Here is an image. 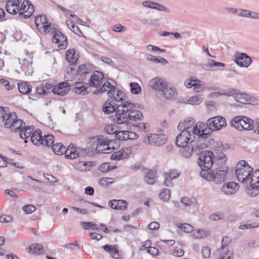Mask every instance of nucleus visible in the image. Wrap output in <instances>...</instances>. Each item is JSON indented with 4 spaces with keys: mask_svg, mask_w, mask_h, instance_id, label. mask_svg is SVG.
Listing matches in <instances>:
<instances>
[{
    "mask_svg": "<svg viewBox=\"0 0 259 259\" xmlns=\"http://www.w3.org/2000/svg\"><path fill=\"white\" fill-rule=\"evenodd\" d=\"M228 166L217 165L214 170L200 172V176L207 181H212L215 184H220L225 180L228 170Z\"/></svg>",
    "mask_w": 259,
    "mask_h": 259,
    "instance_id": "1",
    "label": "nucleus"
},
{
    "mask_svg": "<svg viewBox=\"0 0 259 259\" xmlns=\"http://www.w3.org/2000/svg\"><path fill=\"white\" fill-rule=\"evenodd\" d=\"M138 107L141 109L143 108V107L141 108L139 105L134 104L129 101L123 102L116 107L115 117L114 119V122L118 124L124 123L128 124L129 109H131L132 108Z\"/></svg>",
    "mask_w": 259,
    "mask_h": 259,
    "instance_id": "2",
    "label": "nucleus"
},
{
    "mask_svg": "<svg viewBox=\"0 0 259 259\" xmlns=\"http://www.w3.org/2000/svg\"><path fill=\"white\" fill-rule=\"evenodd\" d=\"M97 140L98 142L95 149L97 153H110L117 146L115 140H110L103 136H100Z\"/></svg>",
    "mask_w": 259,
    "mask_h": 259,
    "instance_id": "3",
    "label": "nucleus"
},
{
    "mask_svg": "<svg viewBox=\"0 0 259 259\" xmlns=\"http://www.w3.org/2000/svg\"><path fill=\"white\" fill-rule=\"evenodd\" d=\"M236 175L238 181L243 183L249 179V177L253 171V168L251 167L245 160H241L236 164Z\"/></svg>",
    "mask_w": 259,
    "mask_h": 259,
    "instance_id": "4",
    "label": "nucleus"
},
{
    "mask_svg": "<svg viewBox=\"0 0 259 259\" xmlns=\"http://www.w3.org/2000/svg\"><path fill=\"white\" fill-rule=\"evenodd\" d=\"M231 125L239 131H249L253 128V121L246 116H237L232 119Z\"/></svg>",
    "mask_w": 259,
    "mask_h": 259,
    "instance_id": "5",
    "label": "nucleus"
},
{
    "mask_svg": "<svg viewBox=\"0 0 259 259\" xmlns=\"http://www.w3.org/2000/svg\"><path fill=\"white\" fill-rule=\"evenodd\" d=\"M214 163L213 154L210 151H203L200 153L198 164L201 168V171H208Z\"/></svg>",
    "mask_w": 259,
    "mask_h": 259,
    "instance_id": "6",
    "label": "nucleus"
},
{
    "mask_svg": "<svg viewBox=\"0 0 259 259\" xmlns=\"http://www.w3.org/2000/svg\"><path fill=\"white\" fill-rule=\"evenodd\" d=\"M226 125V121L224 117L217 116L213 118L208 119L205 123L206 128L209 133V136H211L212 131L221 130Z\"/></svg>",
    "mask_w": 259,
    "mask_h": 259,
    "instance_id": "7",
    "label": "nucleus"
},
{
    "mask_svg": "<svg viewBox=\"0 0 259 259\" xmlns=\"http://www.w3.org/2000/svg\"><path fill=\"white\" fill-rule=\"evenodd\" d=\"M225 150L226 149L224 146L222 142L219 141L216 143V145L215 146L214 154H213L215 165H226L227 157L226 154L224 153Z\"/></svg>",
    "mask_w": 259,
    "mask_h": 259,
    "instance_id": "8",
    "label": "nucleus"
},
{
    "mask_svg": "<svg viewBox=\"0 0 259 259\" xmlns=\"http://www.w3.org/2000/svg\"><path fill=\"white\" fill-rule=\"evenodd\" d=\"M0 109L2 121L4 126L7 128L12 127V122L14 121L15 117H17L16 113L14 112H10L7 107L1 106Z\"/></svg>",
    "mask_w": 259,
    "mask_h": 259,
    "instance_id": "9",
    "label": "nucleus"
},
{
    "mask_svg": "<svg viewBox=\"0 0 259 259\" xmlns=\"http://www.w3.org/2000/svg\"><path fill=\"white\" fill-rule=\"evenodd\" d=\"M36 27L41 33L47 34L50 30V24L49 23L47 16L43 14L37 15L34 20Z\"/></svg>",
    "mask_w": 259,
    "mask_h": 259,
    "instance_id": "10",
    "label": "nucleus"
},
{
    "mask_svg": "<svg viewBox=\"0 0 259 259\" xmlns=\"http://www.w3.org/2000/svg\"><path fill=\"white\" fill-rule=\"evenodd\" d=\"M193 135L191 132H181L176 137V145L177 147H184L191 144L193 142Z\"/></svg>",
    "mask_w": 259,
    "mask_h": 259,
    "instance_id": "11",
    "label": "nucleus"
},
{
    "mask_svg": "<svg viewBox=\"0 0 259 259\" xmlns=\"http://www.w3.org/2000/svg\"><path fill=\"white\" fill-rule=\"evenodd\" d=\"M166 141V136L164 135L152 134L146 135L143 139V142L145 144L154 145L156 146H161L164 145Z\"/></svg>",
    "mask_w": 259,
    "mask_h": 259,
    "instance_id": "12",
    "label": "nucleus"
},
{
    "mask_svg": "<svg viewBox=\"0 0 259 259\" xmlns=\"http://www.w3.org/2000/svg\"><path fill=\"white\" fill-rule=\"evenodd\" d=\"M89 150V149H87L86 148L84 149H78L77 147H74L73 144H70L65 151V156L67 159H74L81 156V155H83L84 154H88Z\"/></svg>",
    "mask_w": 259,
    "mask_h": 259,
    "instance_id": "13",
    "label": "nucleus"
},
{
    "mask_svg": "<svg viewBox=\"0 0 259 259\" xmlns=\"http://www.w3.org/2000/svg\"><path fill=\"white\" fill-rule=\"evenodd\" d=\"M107 95L109 98L114 101L116 103H123L124 100V93L117 90L114 85H111L108 90Z\"/></svg>",
    "mask_w": 259,
    "mask_h": 259,
    "instance_id": "14",
    "label": "nucleus"
},
{
    "mask_svg": "<svg viewBox=\"0 0 259 259\" xmlns=\"http://www.w3.org/2000/svg\"><path fill=\"white\" fill-rule=\"evenodd\" d=\"M104 74L101 71H96L91 75L89 80V84L90 87L98 88L104 83Z\"/></svg>",
    "mask_w": 259,
    "mask_h": 259,
    "instance_id": "15",
    "label": "nucleus"
},
{
    "mask_svg": "<svg viewBox=\"0 0 259 259\" xmlns=\"http://www.w3.org/2000/svg\"><path fill=\"white\" fill-rule=\"evenodd\" d=\"M52 42L58 45L60 49H65L68 45L67 37L59 30H55Z\"/></svg>",
    "mask_w": 259,
    "mask_h": 259,
    "instance_id": "16",
    "label": "nucleus"
},
{
    "mask_svg": "<svg viewBox=\"0 0 259 259\" xmlns=\"http://www.w3.org/2000/svg\"><path fill=\"white\" fill-rule=\"evenodd\" d=\"M234 57L236 64L242 67H247L252 62L251 58L246 53L236 52Z\"/></svg>",
    "mask_w": 259,
    "mask_h": 259,
    "instance_id": "17",
    "label": "nucleus"
},
{
    "mask_svg": "<svg viewBox=\"0 0 259 259\" xmlns=\"http://www.w3.org/2000/svg\"><path fill=\"white\" fill-rule=\"evenodd\" d=\"M235 100L242 104L255 105L257 103V100L255 98L245 93H241L239 91H238L237 95L235 96Z\"/></svg>",
    "mask_w": 259,
    "mask_h": 259,
    "instance_id": "18",
    "label": "nucleus"
},
{
    "mask_svg": "<svg viewBox=\"0 0 259 259\" xmlns=\"http://www.w3.org/2000/svg\"><path fill=\"white\" fill-rule=\"evenodd\" d=\"M210 136L205 135L203 138L198 137L197 141L193 145L195 149V152H199L201 149L206 148L210 145Z\"/></svg>",
    "mask_w": 259,
    "mask_h": 259,
    "instance_id": "19",
    "label": "nucleus"
},
{
    "mask_svg": "<svg viewBox=\"0 0 259 259\" xmlns=\"http://www.w3.org/2000/svg\"><path fill=\"white\" fill-rule=\"evenodd\" d=\"M70 90V85L66 81L61 82L58 84L54 86L52 92L57 95L64 96Z\"/></svg>",
    "mask_w": 259,
    "mask_h": 259,
    "instance_id": "20",
    "label": "nucleus"
},
{
    "mask_svg": "<svg viewBox=\"0 0 259 259\" xmlns=\"http://www.w3.org/2000/svg\"><path fill=\"white\" fill-rule=\"evenodd\" d=\"M132 108L128 110V124H133L132 122H139L142 121L144 116L143 113L139 110Z\"/></svg>",
    "mask_w": 259,
    "mask_h": 259,
    "instance_id": "21",
    "label": "nucleus"
},
{
    "mask_svg": "<svg viewBox=\"0 0 259 259\" xmlns=\"http://www.w3.org/2000/svg\"><path fill=\"white\" fill-rule=\"evenodd\" d=\"M179 175L180 174L175 169H170L167 172L164 173L163 174L164 185L168 187H173L174 184L172 180L178 178Z\"/></svg>",
    "mask_w": 259,
    "mask_h": 259,
    "instance_id": "22",
    "label": "nucleus"
},
{
    "mask_svg": "<svg viewBox=\"0 0 259 259\" xmlns=\"http://www.w3.org/2000/svg\"><path fill=\"white\" fill-rule=\"evenodd\" d=\"M119 105L114 101L110 99L107 100L102 106V111L106 114L115 112L116 107Z\"/></svg>",
    "mask_w": 259,
    "mask_h": 259,
    "instance_id": "23",
    "label": "nucleus"
},
{
    "mask_svg": "<svg viewBox=\"0 0 259 259\" xmlns=\"http://www.w3.org/2000/svg\"><path fill=\"white\" fill-rule=\"evenodd\" d=\"M238 184L231 182L225 184L221 188V191L226 195H232L238 189Z\"/></svg>",
    "mask_w": 259,
    "mask_h": 259,
    "instance_id": "24",
    "label": "nucleus"
},
{
    "mask_svg": "<svg viewBox=\"0 0 259 259\" xmlns=\"http://www.w3.org/2000/svg\"><path fill=\"white\" fill-rule=\"evenodd\" d=\"M166 82L159 78L156 77L149 81V85L155 90L162 91V89L166 87Z\"/></svg>",
    "mask_w": 259,
    "mask_h": 259,
    "instance_id": "25",
    "label": "nucleus"
},
{
    "mask_svg": "<svg viewBox=\"0 0 259 259\" xmlns=\"http://www.w3.org/2000/svg\"><path fill=\"white\" fill-rule=\"evenodd\" d=\"M77 75H79V81H84L86 78V75L91 72V68L89 65L83 64L79 65L77 70Z\"/></svg>",
    "mask_w": 259,
    "mask_h": 259,
    "instance_id": "26",
    "label": "nucleus"
},
{
    "mask_svg": "<svg viewBox=\"0 0 259 259\" xmlns=\"http://www.w3.org/2000/svg\"><path fill=\"white\" fill-rule=\"evenodd\" d=\"M31 141L36 146L43 144V137L41 135V131L40 129L35 130L32 133L31 136Z\"/></svg>",
    "mask_w": 259,
    "mask_h": 259,
    "instance_id": "27",
    "label": "nucleus"
},
{
    "mask_svg": "<svg viewBox=\"0 0 259 259\" xmlns=\"http://www.w3.org/2000/svg\"><path fill=\"white\" fill-rule=\"evenodd\" d=\"M34 128L33 125L32 126H23L22 130L20 131L19 133V136L21 139H25L24 142L27 143V138H28L30 136H31V134H32V132Z\"/></svg>",
    "mask_w": 259,
    "mask_h": 259,
    "instance_id": "28",
    "label": "nucleus"
},
{
    "mask_svg": "<svg viewBox=\"0 0 259 259\" xmlns=\"http://www.w3.org/2000/svg\"><path fill=\"white\" fill-rule=\"evenodd\" d=\"M181 149L180 152L182 156L185 158H189L192 155L193 152L195 151L193 145L190 144L184 147H180Z\"/></svg>",
    "mask_w": 259,
    "mask_h": 259,
    "instance_id": "29",
    "label": "nucleus"
},
{
    "mask_svg": "<svg viewBox=\"0 0 259 259\" xmlns=\"http://www.w3.org/2000/svg\"><path fill=\"white\" fill-rule=\"evenodd\" d=\"M73 64H70L69 66L66 67L65 71L66 74L64 78L67 81L72 80L75 76L77 75V70L73 66Z\"/></svg>",
    "mask_w": 259,
    "mask_h": 259,
    "instance_id": "30",
    "label": "nucleus"
},
{
    "mask_svg": "<svg viewBox=\"0 0 259 259\" xmlns=\"http://www.w3.org/2000/svg\"><path fill=\"white\" fill-rule=\"evenodd\" d=\"M156 172L154 170L150 169L146 172L144 177V181L148 184H153L156 180Z\"/></svg>",
    "mask_w": 259,
    "mask_h": 259,
    "instance_id": "31",
    "label": "nucleus"
},
{
    "mask_svg": "<svg viewBox=\"0 0 259 259\" xmlns=\"http://www.w3.org/2000/svg\"><path fill=\"white\" fill-rule=\"evenodd\" d=\"M163 96L166 99H171L174 98V95L176 93V89L171 86H169L167 83L166 84V87L162 89V91L161 92Z\"/></svg>",
    "mask_w": 259,
    "mask_h": 259,
    "instance_id": "32",
    "label": "nucleus"
},
{
    "mask_svg": "<svg viewBox=\"0 0 259 259\" xmlns=\"http://www.w3.org/2000/svg\"><path fill=\"white\" fill-rule=\"evenodd\" d=\"M190 131L191 135H193V141L195 139V135H197L198 137L200 138H203V136H205V135L209 136V133H208L206 128H202V129L200 130V128L197 127V124L194 126L192 130Z\"/></svg>",
    "mask_w": 259,
    "mask_h": 259,
    "instance_id": "33",
    "label": "nucleus"
},
{
    "mask_svg": "<svg viewBox=\"0 0 259 259\" xmlns=\"http://www.w3.org/2000/svg\"><path fill=\"white\" fill-rule=\"evenodd\" d=\"M92 165V162H76L74 164V168L79 171H84L89 170V167Z\"/></svg>",
    "mask_w": 259,
    "mask_h": 259,
    "instance_id": "34",
    "label": "nucleus"
},
{
    "mask_svg": "<svg viewBox=\"0 0 259 259\" xmlns=\"http://www.w3.org/2000/svg\"><path fill=\"white\" fill-rule=\"evenodd\" d=\"M73 49L68 50L66 52L65 58L70 64H74L78 60V55H76Z\"/></svg>",
    "mask_w": 259,
    "mask_h": 259,
    "instance_id": "35",
    "label": "nucleus"
},
{
    "mask_svg": "<svg viewBox=\"0 0 259 259\" xmlns=\"http://www.w3.org/2000/svg\"><path fill=\"white\" fill-rule=\"evenodd\" d=\"M51 149L55 154L59 155L65 154L66 147L61 143H56L52 145Z\"/></svg>",
    "mask_w": 259,
    "mask_h": 259,
    "instance_id": "36",
    "label": "nucleus"
},
{
    "mask_svg": "<svg viewBox=\"0 0 259 259\" xmlns=\"http://www.w3.org/2000/svg\"><path fill=\"white\" fill-rule=\"evenodd\" d=\"M12 122V127L10 128L11 129L12 131H14L15 132H18L22 130L23 126L25 125V123L20 119H18V117H15L14 120Z\"/></svg>",
    "mask_w": 259,
    "mask_h": 259,
    "instance_id": "37",
    "label": "nucleus"
},
{
    "mask_svg": "<svg viewBox=\"0 0 259 259\" xmlns=\"http://www.w3.org/2000/svg\"><path fill=\"white\" fill-rule=\"evenodd\" d=\"M82 81H77L75 83L74 87L72 89L73 92L78 94L83 93V95L87 93V88L83 84Z\"/></svg>",
    "mask_w": 259,
    "mask_h": 259,
    "instance_id": "38",
    "label": "nucleus"
},
{
    "mask_svg": "<svg viewBox=\"0 0 259 259\" xmlns=\"http://www.w3.org/2000/svg\"><path fill=\"white\" fill-rule=\"evenodd\" d=\"M103 248L105 251L108 252L112 257L118 258L119 256L118 250L114 246L107 244L104 245Z\"/></svg>",
    "mask_w": 259,
    "mask_h": 259,
    "instance_id": "39",
    "label": "nucleus"
},
{
    "mask_svg": "<svg viewBox=\"0 0 259 259\" xmlns=\"http://www.w3.org/2000/svg\"><path fill=\"white\" fill-rule=\"evenodd\" d=\"M124 152H125V151H118L115 152L111 155V157H110L111 159L115 160H118L125 158L128 155V153L130 152L129 149H127L126 152H125V153H124Z\"/></svg>",
    "mask_w": 259,
    "mask_h": 259,
    "instance_id": "40",
    "label": "nucleus"
},
{
    "mask_svg": "<svg viewBox=\"0 0 259 259\" xmlns=\"http://www.w3.org/2000/svg\"><path fill=\"white\" fill-rule=\"evenodd\" d=\"M202 101L203 99L201 96L199 95L195 96L189 97L188 99L187 98L186 101H184V102L189 104L199 105Z\"/></svg>",
    "mask_w": 259,
    "mask_h": 259,
    "instance_id": "41",
    "label": "nucleus"
},
{
    "mask_svg": "<svg viewBox=\"0 0 259 259\" xmlns=\"http://www.w3.org/2000/svg\"><path fill=\"white\" fill-rule=\"evenodd\" d=\"M13 5V4L11 3V0L10 1H7L6 5V9L7 12L9 14L15 15L20 11V9L15 7L16 5Z\"/></svg>",
    "mask_w": 259,
    "mask_h": 259,
    "instance_id": "42",
    "label": "nucleus"
},
{
    "mask_svg": "<svg viewBox=\"0 0 259 259\" xmlns=\"http://www.w3.org/2000/svg\"><path fill=\"white\" fill-rule=\"evenodd\" d=\"M29 251L33 254H40L44 251V248L41 244L34 243L29 246Z\"/></svg>",
    "mask_w": 259,
    "mask_h": 259,
    "instance_id": "43",
    "label": "nucleus"
},
{
    "mask_svg": "<svg viewBox=\"0 0 259 259\" xmlns=\"http://www.w3.org/2000/svg\"><path fill=\"white\" fill-rule=\"evenodd\" d=\"M43 137V144L44 146H46L50 147L52 146L55 142V138L53 135L51 134L45 135Z\"/></svg>",
    "mask_w": 259,
    "mask_h": 259,
    "instance_id": "44",
    "label": "nucleus"
},
{
    "mask_svg": "<svg viewBox=\"0 0 259 259\" xmlns=\"http://www.w3.org/2000/svg\"><path fill=\"white\" fill-rule=\"evenodd\" d=\"M145 56L146 59L148 61H151L156 63H160L162 64H166L168 63V61L165 59L161 57L156 58L150 54H148Z\"/></svg>",
    "mask_w": 259,
    "mask_h": 259,
    "instance_id": "45",
    "label": "nucleus"
},
{
    "mask_svg": "<svg viewBox=\"0 0 259 259\" xmlns=\"http://www.w3.org/2000/svg\"><path fill=\"white\" fill-rule=\"evenodd\" d=\"M196 82H200V81L197 79H187L185 81V85L187 88H191L193 86L194 90L197 91V90H198L200 86V84L196 83Z\"/></svg>",
    "mask_w": 259,
    "mask_h": 259,
    "instance_id": "46",
    "label": "nucleus"
},
{
    "mask_svg": "<svg viewBox=\"0 0 259 259\" xmlns=\"http://www.w3.org/2000/svg\"><path fill=\"white\" fill-rule=\"evenodd\" d=\"M129 131H118L115 134V138L118 140L126 141L128 140Z\"/></svg>",
    "mask_w": 259,
    "mask_h": 259,
    "instance_id": "47",
    "label": "nucleus"
},
{
    "mask_svg": "<svg viewBox=\"0 0 259 259\" xmlns=\"http://www.w3.org/2000/svg\"><path fill=\"white\" fill-rule=\"evenodd\" d=\"M116 168V166L111 165L109 162H104L99 166V170L103 172H107Z\"/></svg>",
    "mask_w": 259,
    "mask_h": 259,
    "instance_id": "48",
    "label": "nucleus"
},
{
    "mask_svg": "<svg viewBox=\"0 0 259 259\" xmlns=\"http://www.w3.org/2000/svg\"><path fill=\"white\" fill-rule=\"evenodd\" d=\"M18 89L21 93L26 94L30 93L31 88L27 82H22L18 85Z\"/></svg>",
    "mask_w": 259,
    "mask_h": 259,
    "instance_id": "49",
    "label": "nucleus"
},
{
    "mask_svg": "<svg viewBox=\"0 0 259 259\" xmlns=\"http://www.w3.org/2000/svg\"><path fill=\"white\" fill-rule=\"evenodd\" d=\"M81 224L82 226V228L84 229L88 230L91 229L92 230H95L99 231V228L98 225L95 224L91 222H81Z\"/></svg>",
    "mask_w": 259,
    "mask_h": 259,
    "instance_id": "50",
    "label": "nucleus"
},
{
    "mask_svg": "<svg viewBox=\"0 0 259 259\" xmlns=\"http://www.w3.org/2000/svg\"><path fill=\"white\" fill-rule=\"evenodd\" d=\"M111 86V83L108 81H106L104 82L103 84L101 87H99V89H98L96 91L94 92V94L95 95H98L101 93L107 92L108 90L110 89V87Z\"/></svg>",
    "mask_w": 259,
    "mask_h": 259,
    "instance_id": "51",
    "label": "nucleus"
},
{
    "mask_svg": "<svg viewBox=\"0 0 259 259\" xmlns=\"http://www.w3.org/2000/svg\"><path fill=\"white\" fill-rule=\"evenodd\" d=\"M250 186H253L254 188L259 187V178L257 177V171H254L250 178Z\"/></svg>",
    "mask_w": 259,
    "mask_h": 259,
    "instance_id": "52",
    "label": "nucleus"
},
{
    "mask_svg": "<svg viewBox=\"0 0 259 259\" xmlns=\"http://www.w3.org/2000/svg\"><path fill=\"white\" fill-rule=\"evenodd\" d=\"M181 202L186 206H189L196 203V199L194 197L189 198L183 197L181 199Z\"/></svg>",
    "mask_w": 259,
    "mask_h": 259,
    "instance_id": "53",
    "label": "nucleus"
},
{
    "mask_svg": "<svg viewBox=\"0 0 259 259\" xmlns=\"http://www.w3.org/2000/svg\"><path fill=\"white\" fill-rule=\"evenodd\" d=\"M159 197L163 201H167L170 198V191L168 189L164 188L159 193Z\"/></svg>",
    "mask_w": 259,
    "mask_h": 259,
    "instance_id": "54",
    "label": "nucleus"
},
{
    "mask_svg": "<svg viewBox=\"0 0 259 259\" xmlns=\"http://www.w3.org/2000/svg\"><path fill=\"white\" fill-rule=\"evenodd\" d=\"M131 92L132 94H138L141 92V88L137 82H131L130 84Z\"/></svg>",
    "mask_w": 259,
    "mask_h": 259,
    "instance_id": "55",
    "label": "nucleus"
},
{
    "mask_svg": "<svg viewBox=\"0 0 259 259\" xmlns=\"http://www.w3.org/2000/svg\"><path fill=\"white\" fill-rule=\"evenodd\" d=\"M259 227V223H252L249 224L240 225L239 228L241 230L254 229Z\"/></svg>",
    "mask_w": 259,
    "mask_h": 259,
    "instance_id": "56",
    "label": "nucleus"
},
{
    "mask_svg": "<svg viewBox=\"0 0 259 259\" xmlns=\"http://www.w3.org/2000/svg\"><path fill=\"white\" fill-rule=\"evenodd\" d=\"M251 14V11L245 10V9H239V12L238 16L239 17H246V18H250Z\"/></svg>",
    "mask_w": 259,
    "mask_h": 259,
    "instance_id": "57",
    "label": "nucleus"
},
{
    "mask_svg": "<svg viewBox=\"0 0 259 259\" xmlns=\"http://www.w3.org/2000/svg\"><path fill=\"white\" fill-rule=\"evenodd\" d=\"M6 162L7 165V163H9V164L19 168H24V167L23 166V164L18 162H15L14 159H13L7 158V159L6 160Z\"/></svg>",
    "mask_w": 259,
    "mask_h": 259,
    "instance_id": "58",
    "label": "nucleus"
},
{
    "mask_svg": "<svg viewBox=\"0 0 259 259\" xmlns=\"http://www.w3.org/2000/svg\"><path fill=\"white\" fill-rule=\"evenodd\" d=\"M117 202L119 203L117 204V210H125L127 206V202L124 200H117Z\"/></svg>",
    "mask_w": 259,
    "mask_h": 259,
    "instance_id": "59",
    "label": "nucleus"
},
{
    "mask_svg": "<svg viewBox=\"0 0 259 259\" xmlns=\"http://www.w3.org/2000/svg\"><path fill=\"white\" fill-rule=\"evenodd\" d=\"M183 121L185 123L187 130H189V128L192 127L195 123L194 119L191 117H188Z\"/></svg>",
    "mask_w": 259,
    "mask_h": 259,
    "instance_id": "60",
    "label": "nucleus"
},
{
    "mask_svg": "<svg viewBox=\"0 0 259 259\" xmlns=\"http://www.w3.org/2000/svg\"><path fill=\"white\" fill-rule=\"evenodd\" d=\"M184 251L179 247H175L171 252L174 256L180 257L184 255Z\"/></svg>",
    "mask_w": 259,
    "mask_h": 259,
    "instance_id": "61",
    "label": "nucleus"
},
{
    "mask_svg": "<svg viewBox=\"0 0 259 259\" xmlns=\"http://www.w3.org/2000/svg\"><path fill=\"white\" fill-rule=\"evenodd\" d=\"M179 228L186 233L191 232L193 230L192 226L188 224H181Z\"/></svg>",
    "mask_w": 259,
    "mask_h": 259,
    "instance_id": "62",
    "label": "nucleus"
},
{
    "mask_svg": "<svg viewBox=\"0 0 259 259\" xmlns=\"http://www.w3.org/2000/svg\"><path fill=\"white\" fill-rule=\"evenodd\" d=\"M22 209L26 213H30L35 211V207L32 205L29 204L24 206Z\"/></svg>",
    "mask_w": 259,
    "mask_h": 259,
    "instance_id": "63",
    "label": "nucleus"
},
{
    "mask_svg": "<svg viewBox=\"0 0 259 259\" xmlns=\"http://www.w3.org/2000/svg\"><path fill=\"white\" fill-rule=\"evenodd\" d=\"M201 253L204 258H208L210 255V248L208 246L203 247L201 250Z\"/></svg>",
    "mask_w": 259,
    "mask_h": 259,
    "instance_id": "64",
    "label": "nucleus"
}]
</instances>
